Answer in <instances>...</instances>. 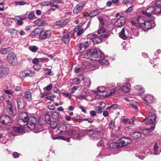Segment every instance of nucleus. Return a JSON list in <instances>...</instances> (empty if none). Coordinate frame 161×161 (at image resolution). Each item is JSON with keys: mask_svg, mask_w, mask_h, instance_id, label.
Listing matches in <instances>:
<instances>
[{"mask_svg": "<svg viewBox=\"0 0 161 161\" xmlns=\"http://www.w3.org/2000/svg\"><path fill=\"white\" fill-rule=\"evenodd\" d=\"M85 56V57L87 56L91 57L90 59L89 58H87L89 59L90 60L93 61V62L91 63V64L93 66L95 69L98 68L100 64L103 66H105L108 65L109 64L107 60L104 58V55L100 49L89 50ZM89 63L91 64L90 62Z\"/></svg>", "mask_w": 161, "mask_h": 161, "instance_id": "obj_1", "label": "nucleus"}, {"mask_svg": "<svg viewBox=\"0 0 161 161\" xmlns=\"http://www.w3.org/2000/svg\"><path fill=\"white\" fill-rule=\"evenodd\" d=\"M137 21L138 22L139 27H141L145 31H147L151 29V27L155 26L154 24L153 25V21L150 20H146L145 17L142 16L138 17Z\"/></svg>", "mask_w": 161, "mask_h": 161, "instance_id": "obj_2", "label": "nucleus"}, {"mask_svg": "<svg viewBox=\"0 0 161 161\" xmlns=\"http://www.w3.org/2000/svg\"><path fill=\"white\" fill-rule=\"evenodd\" d=\"M19 119H24L29 121V123L27 126L30 129L32 130L35 128L36 123V119L35 117H31L29 118L26 113L22 112L19 114Z\"/></svg>", "mask_w": 161, "mask_h": 161, "instance_id": "obj_3", "label": "nucleus"}, {"mask_svg": "<svg viewBox=\"0 0 161 161\" xmlns=\"http://www.w3.org/2000/svg\"><path fill=\"white\" fill-rule=\"evenodd\" d=\"M131 142L130 140L125 138H122L116 143H113L111 144L112 146L115 145L117 147H121L126 146Z\"/></svg>", "mask_w": 161, "mask_h": 161, "instance_id": "obj_4", "label": "nucleus"}, {"mask_svg": "<svg viewBox=\"0 0 161 161\" xmlns=\"http://www.w3.org/2000/svg\"><path fill=\"white\" fill-rule=\"evenodd\" d=\"M83 66L82 67L78 66L75 68V73H78L84 70L86 68V66L90 65L89 63L90 60L87 58H85L82 60Z\"/></svg>", "mask_w": 161, "mask_h": 161, "instance_id": "obj_5", "label": "nucleus"}, {"mask_svg": "<svg viewBox=\"0 0 161 161\" xmlns=\"http://www.w3.org/2000/svg\"><path fill=\"white\" fill-rule=\"evenodd\" d=\"M68 132L69 135L72 136V137L77 139H80V137L82 136L80 135V132L77 128L70 127Z\"/></svg>", "mask_w": 161, "mask_h": 161, "instance_id": "obj_6", "label": "nucleus"}, {"mask_svg": "<svg viewBox=\"0 0 161 161\" xmlns=\"http://www.w3.org/2000/svg\"><path fill=\"white\" fill-rule=\"evenodd\" d=\"M161 11V9L159 8H156L154 7L150 6L146 10L145 14L147 16L150 17L152 14H159Z\"/></svg>", "mask_w": 161, "mask_h": 161, "instance_id": "obj_7", "label": "nucleus"}, {"mask_svg": "<svg viewBox=\"0 0 161 161\" xmlns=\"http://www.w3.org/2000/svg\"><path fill=\"white\" fill-rule=\"evenodd\" d=\"M143 103L148 106L155 101L154 97L151 94L146 95L142 98Z\"/></svg>", "mask_w": 161, "mask_h": 161, "instance_id": "obj_8", "label": "nucleus"}, {"mask_svg": "<svg viewBox=\"0 0 161 161\" xmlns=\"http://www.w3.org/2000/svg\"><path fill=\"white\" fill-rule=\"evenodd\" d=\"M12 122V120L7 115H2L0 116V123L3 125H7Z\"/></svg>", "mask_w": 161, "mask_h": 161, "instance_id": "obj_9", "label": "nucleus"}, {"mask_svg": "<svg viewBox=\"0 0 161 161\" xmlns=\"http://www.w3.org/2000/svg\"><path fill=\"white\" fill-rule=\"evenodd\" d=\"M86 132L87 134H88L90 136H92L94 140H99L101 138L99 131L89 129L86 130Z\"/></svg>", "mask_w": 161, "mask_h": 161, "instance_id": "obj_10", "label": "nucleus"}, {"mask_svg": "<svg viewBox=\"0 0 161 161\" xmlns=\"http://www.w3.org/2000/svg\"><path fill=\"white\" fill-rule=\"evenodd\" d=\"M7 60L13 65H15L17 63V59L15 54L12 53H9L7 57Z\"/></svg>", "mask_w": 161, "mask_h": 161, "instance_id": "obj_11", "label": "nucleus"}, {"mask_svg": "<svg viewBox=\"0 0 161 161\" xmlns=\"http://www.w3.org/2000/svg\"><path fill=\"white\" fill-rule=\"evenodd\" d=\"M156 118L155 114L153 115H148V117L141 121L142 122H145L147 124H151L155 122Z\"/></svg>", "mask_w": 161, "mask_h": 161, "instance_id": "obj_12", "label": "nucleus"}, {"mask_svg": "<svg viewBox=\"0 0 161 161\" xmlns=\"http://www.w3.org/2000/svg\"><path fill=\"white\" fill-rule=\"evenodd\" d=\"M20 74L23 77H28L33 76L35 75V73L33 71L27 69L21 72Z\"/></svg>", "mask_w": 161, "mask_h": 161, "instance_id": "obj_13", "label": "nucleus"}, {"mask_svg": "<svg viewBox=\"0 0 161 161\" xmlns=\"http://www.w3.org/2000/svg\"><path fill=\"white\" fill-rule=\"evenodd\" d=\"M131 89V86L130 83H125L123 84L121 87L119 88V90L122 91L124 92H128Z\"/></svg>", "mask_w": 161, "mask_h": 161, "instance_id": "obj_14", "label": "nucleus"}, {"mask_svg": "<svg viewBox=\"0 0 161 161\" xmlns=\"http://www.w3.org/2000/svg\"><path fill=\"white\" fill-rule=\"evenodd\" d=\"M51 33V31L49 30H47L45 31H42V32L40 34L39 38L41 40L45 39L47 37L50 36Z\"/></svg>", "mask_w": 161, "mask_h": 161, "instance_id": "obj_15", "label": "nucleus"}, {"mask_svg": "<svg viewBox=\"0 0 161 161\" xmlns=\"http://www.w3.org/2000/svg\"><path fill=\"white\" fill-rule=\"evenodd\" d=\"M8 69L7 67H0V78L3 79L6 76L8 73Z\"/></svg>", "mask_w": 161, "mask_h": 161, "instance_id": "obj_16", "label": "nucleus"}, {"mask_svg": "<svg viewBox=\"0 0 161 161\" xmlns=\"http://www.w3.org/2000/svg\"><path fill=\"white\" fill-rule=\"evenodd\" d=\"M125 21V17L123 16H121L115 22V25L118 27H121L123 25Z\"/></svg>", "mask_w": 161, "mask_h": 161, "instance_id": "obj_17", "label": "nucleus"}, {"mask_svg": "<svg viewBox=\"0 0 161 161\" xmlns=\"http://www.w3.org/2000/svg\"><path fill=\"white\" fill-rule=\"evenodd\" d=\"M85 4V3L84 1H82L79 3L74 9V13L75 14L78 13Z\"/></svg>", "mask_w": 161, "mask_h": 161, "instance_id": "obj_18", "label": "nucleus"}, {"mask_svg": "<svg viewBox=\"0 0 161 161\" xmlns=\"http://www.w3.org/2000/svg\"><path fill=\"white\" fill-rule=\"evenodd\" d=\"M92 38L91 40L94 43L98 44L101 43L102 41V39L96 34H92Z\"/></svg>", "mask_w": 161, "mask_h": 161, "instance_id": "obj_19", "label": "nucleus"}, {"mask_svg": "<svg viewBox=\"0 0 161 161\" xmlns=\"http://www.w3.org/2000/svg\"><path fill=\"white\" fill-rule=\"evenodd\" d=\"M152 125L153 126L147 128L143 130L142 131V133L145 136L148 135L154 129L155 124L153 123Z\"/></svg>", "mask_w": 161, "mask_h": 161, "instance_id": "obj_20", "label": "nucleus"}, {"mask_svg": "<svg viewBox=\"0 0 161 161\" xmlns=\"http://www.w3.org/2000/svg\"><path fill=\"white\" fill-rule=\"evenodd\" d=\"M134 88L137 91V94L139 95L144 92V89L140 85H137L135 86Z\"/></svg>", "mask_w": 161, "mask_h": 161, "instance_id": "obj_21", "label": "nucleus"}, {"mask_svg": "<svg viewBox=\"0 0 161 161\" xmlns=\"http://www.w3.org/2000/svg\"><path fill=\"white\" fill-rule=\"evenodd\" d=\"M71 36L69 34H67L63 36L62 38V41L65 44H68L70 38Z\"/></svg>", "mask_w": 161, "mask_h": 161, "instance_id": "obj_22", "label": "nucleus"}, {"mask_svg": "<svg viewBox=\"0 0 161 161\" xmlns=\"http://www.w3.org/2000/svg\"><path fill=\"white\" fill-rule=\"evenodd\" d=\"M105 90V88L103 86H100L97 87L96 89L92 91L94 93H97V97L98 96V95L100 94Z\"/></svg>", "mask_w": 161, "mask_h": 161, "instance_id": "obj_23", "label": "nucleus"}, {"mask_svg": "<svg viewBox=\"0 0 161 161\" xmlns=\"http://www.w3.org/2000/svg\"><path fill=\"white\" fill-rule=\"evenodd\" d=\"M67 128L66 125L62 124L59 125V126L58 128L57 131H59L58 133L60 134L61 133L63 132H64L66 131Z\"/></svg>", "mask_w": 161, "mask_h": 161, "instance_id": "obj_24", "label": "nucleus"}, {"mask_svg": "<svg viewBox=\"0 0 161 161\" xmlns=\"http://www.w3.org/2000/svg\"><path fill=\"white\" fill-rule=\"evenodd\" d=\"M42 31V30L41 28H37L35 29L33 31H32L30 34V35L33 36L36 35L41 34Z\"/></svg>", "mask_w": 161, "mask_h": 161, "instance_id": "obj_25", "label": "nucleus"}, {"mask_svg": "<svg viewBox=\"0 0 161 161\" xmlns=\"http://www.w3.org/2000/svg\"><path fill=\"white\" fill-rule=\"evenodd\" d=\"M147 110L146 111L147 113L148 114V115H153V114H155V110L153 108L151 107L147 106Z\"/></svg>", "mask_w": 161, "mask_h": 161, "instance_id": "obj_26", "label": "nucleus"}, {"mask_svg": "<svg viewBox=\"0 0 161 161\" xmlns=\"http://www.w3.org/2000/svg\"><path fill=\"white\" fill-rule=\"evenodd\" d=\"M89 45L88 42H83L79 44V48L80 50H82L83 49H85Z\"/></svg>", "mask_w": 161, "mask_h": 161, "instance_id": "obj_27", "label": "nucleus"}, {"mask_svg": "<svg viewBox=\"0 0 161 161\" xmlns=\"http://www.w3.org/2000/svg\"><path fill=\"white\" fill-rule=\"evenodd\" d=\"M110 96L109 92H107L106 90H104L100 94L98 95V96L96 97V98H98L100 97H106Z\"/></svg>", "mask_w": 161, "mask_h": 161, "instance_id": "obj_28", "label": "nucleus"}, {"mask_svg": "<svg viewBox=\"0 0 161 161\" xmlns=\"http://www.w3.org/2000/svg\"><path fill=\"white\" fill-rule=\"evenodd\" d=\"M152 4L156 7V8H159L161 9V0H156L152 3Z\"/></svg>", "mask_w": 161, "mask_h": 161, "instance_id": "obj_29", "label": "nucleus"}, {"mask_svg": "<svg viewBox=\"0 0 161 161\" xmlns=\"http://www.w3.org/2000/svg\"><path fill=\"white\" fill-rule=\"evenodd\" d=\"M7 111L10 115H14L15 114L14 110L12 106L7 108Z\"/></svg>", "mask_w": 161, "mask_h": 161, "instance_id": "obj_30", "label": "nucleus"}, {"mask_svg": "<svg viewBox=\"0 0 161 161\" xmlns=\"http://www.w3.org/2000/svg\"><path fill=\"white\" fill-rule=\"evenodd\" d=\"M13 130L14 131L19 133H22L24 131L23 129L19 127H14Z\"/></svg>", "mask_w": 161, "mask_h": 161, "instance_id": "obj_31", "label": "nucleus"}, {"mask_svg": "<svg viewBox=\"0 0 161 161\" xmlns=\"http://www.w3.org/2000/svg\"><path fill=\"white\" fill-rule=\"evenodd\" d=\"M28 122L26 120L19 119L17 121V123L20 125L25 126L27 124Z\"/></svg>", "mask_w": 161, "mask_h": 161, "instance_id": "obj_32", "label": "nucleus"}, {"mask_svg": "<svg viewBox=\"0 0 161 161\" xmlns=\"http://www.w3.org/2000/svg\"><path fill=\"white\" fill-rule=\"evenodd\" d=\"M81 77H82V78L81 80H83V81H85V85L86 87H89L91 84V81L90 79L88 77L86 78L85 80L84 77L82 76Z\"/></svg>", "mask_w": 161, "mask_h": 161, "instance_id": "obj_33", "label": "nucleus"}, {"mask_svg": "<svg viewBox=\"0 0 161 161\" xmlns=\"http://www.w3.org/2000/svg\"><path fill=\"white\" fill-rule=\"evenodd\" d=\"M24 96L25 97L28 101H31V93L29 91H26L24 93Z\"/></svg>", "mask_w": 161, "mask_h": 161, "instance_id": "obj_34", "label": "nucleus"}, {"mask_svg": "<svg viewBox=\"0 0 161 161\" xmlns=\"http://www.w3.org/2000/svg\"><path fill=\"white\" fill-rule=\"evenodd\" d=\"M44 21L41 19H38L36 20L34 22V23L38 26H43L44 25Z\"/></svg>", "mask_w": 161, "mask_h": 161, "instance_id": "obj_35", "label": "nucleus"}, {"mask_svg": "<svg viewBox=\"0 0 161 161\" xmlns=\"http://www.w3.org/2000/svg\"><path fill=\"white\" fill-rule=\"evenodd\" d=\"M119 35L120 37L123 39L125 40L126 39V37L125 36V29L123 28L121 31L119 32Z\"/></svg>", "mask_w": 161, "mask_h": 161, "instance_id": "obj_36", "label": "nucleus"}, {"mask_svg": "<svg viewBox=\"0 0 161 161\" xmlns=\"http://www.w3.org/2000/svg\"><path fill=\"white\" fill-rule=\"evenodd\" d=\"M132 135L134 139H139L141 136V133L138 132H133Z\"/></svg>", "mask_w": 161, "mask_h": 161, "instance_id": "obj_37", "label": "nucleus"}, {"mask_svg": "<svg viewBox=\"0 0 161 161\" xmlns=\"http://www.w3.org/2000/svg\"><path fill=\"white\" fill-rule=\"evenodd\" d=\"M10 48L7 47L2 48L0 50V53L2 54H5L10 51Z\"/></svg>", "mask_w": 161, "mask_h": 161, "instance_id": "obj_38", "label": "nucleus"}, {"mask_svg": "<svg viewBox=\"0 0 161 161\" xmlns=\"http://www.w3.org/2000/svg\"><path fill=\"white\" fill-rule=\"evenodd\" d=\"M159 147L157 143L154 144V146L153 148V150L154 152L153 154L155 155H158L159 153H158Z\"/></svg>", "mask_w": 161, "mask_h": 161, "instance_id": "obj_39", "label": "nucleus"}, {"mask_svg": "<svg viewBox=\"0 0 161 161\" xmlns=\"http://www.w3.org/2000/svg\"><path fill=\"white\" fill-rule=\"evenodd\" d=\"M100 13L98 10H95L89 14L90 17H93L96 16Z\"/></svg>", "mask_w": 161, "mask_h": 161, "instance_id": "obj_40", "label": "nucleus"}, {"mask_svg": "<svg viewBox=\"0 0 161 161\" xmlns=\"http://www.w3.org/2000/svg\"><path fill=\"white\" fill-rule=\"evenodd\" d=\"M94 109L97 113L99 114L102 113L103 110V108L99 106L95 107L94 108Z\"/></svg>", "mask_w": 161, "mask_h": 161, "instance_id": "obj_41", "label": "nucleus"}, {"mask_svg": "<svg viewBox=\"0 0 161 161\" xmlns=\"http://www.w3.org/2000/svg\"><path fill=\"white\" fill-rule=\"evenodd\" d=\"M65 24L66 22L63 19L57 21L56 22V25L58 26H62L63 25H65Z\"/></svg>", "mask_w": 161, "mask_h": 161, "instance_id": "obj_42", "label": "nucleus"}, {"mask_svg": "<svg viewBox=\"0 0 161 161\" xmlns=\"http://www.w3.org/2000/svg\"><path fill=\"white\" fill-rule=\"evenodd\" d=\"M8 32L12 35H15L17 32V30L14 28H9L8 30Z\"/></svg>", "mask_w": 161, "mask_h": 161, "instance_id": "obj_43", "label": "nucleus"}, {"mask_svg": "<svg viewBox=\"0 0 161 161\" xmlns=\"http://www.w3.org/2000/svg\"><path fill=\"white\" fill-rule=\"evenodd\" d=\"M29 49L33 52H36L38 49V48L35 46H32L29 47Z\"/></svg>", "mask_w": 161, "mask_h": 161, "instance_id": "obj_44", "label": "nucleus"}, {"mask_svg": "<svg viewBox=\"0 0 161 161\" xmlns=\"http://www.w3.org/2000/svg\"><path fill=\"white\" fill-rule=\"evenodd\" d=\"M110 87L111 89V91H110V92H109V94H110V96L115 93L116 91V89L115 86L114 87L112 86Z\"/></svg>", "mask_w": 161, "mask_h": 161, "instance_id": "obj_45", "label": "nucleus"}, {"mask_svg": "<svg viewBox=\"0 0 161 161\" xmlns=\"http://www.w3.org/2000/svg\"><path fill=\"white\" fill-rule=\"evenodd\" d=\"M125 36L126 37V39L127 38H130L131 37V34L130 31H129L128 30H126L125 31Z\"/></svg>", "mask_w": 161, "mask_h": 161, "instance_id": "obj_46", "label": "nucleus"}, {"mask_svg": "<svg viewBox=\"0 0 161 161\" xmlns=\"http://www.w3.org/2000/svg\"><path fill=\"white\" fill-rule=\"evenodd\" d=\"M118 108V106L117 104H113L111 105L109 107L107 108H106L107 110H109L111 108L113 109H115L117 108Z\"/></svg>", "mask_w": 161, "mask_h": 161, "instance_id": "obj_47", "label": "nucleus"}, {"mask_svg": "<svg viewBox=\"0 0 161 161\" xmlns=\"http://www.w3.org/2000/svg\"><path fill=\"white\" fill-rule=\"evenodd\" d=\"M45 74L47 75H50L51 74V70L50 69L45 68L44 69Z\"/></svg>", "mask_w": 161, "mask_h": 161, "instance_id": "obj_48", "label": "nucleus"}, {"mask_svg": "<svg viewBox=\"0 0 161 161\" xmlns=\"http://www.w3.org/2000/svg\"><path fill=\"white\" fill-rule=\"evenodd\" d=\"M57 125V123L56 122H52L50 123V126L53 129H55L56 128Z\"/></svg>", "mask_w": 161, "mask_h": 161, "instance_id": "obj_49", "label": "nucleus"}, {"mask_svg": "<svg viewBox=\"0 0 161 161\" xmlns=\"http://www.w3.org/2000/svg\"><path fill=\"white\" fill-rule=\"evenodd\" d=\"M18 107L19 108L22 109L24 108L23 104L20 101H17Z\"/></svg>", "mask_w": 161, "mask_h": 161, "instance_id": "obj_50", "label": "nucleus"}, {"mask_svg": "<svg viewBox=\"0 0 161 161\" xmlns=\"http://www.w3.org/2000/svg\"><path fill=\"white\" fill-rule=\"evenodd\" d=\"M16 5H19L20 6H22L25 5L26 4V3L24 1H17L15 3Z\"/></svg>", "mask_w": 161, "mask_h": 161, "instance_id": "obj_51", "label": "nucleus"}, {"mask_svg": "<svg viewBox=\"0 0 161 161\" xmlns=\"http://www.w3.org/2000/svg\"><path fill=\"white\" fill-rule=\"evenodd\" d=\"M105 31V29L103 27H101L98 31V33L100 34L102 33H103Z\"/></svg>", "mask_w": 161, "mask_h": 161, "instance_id": "obj_52", "label": "nucleus"}, {"mask_svg": "<svg viewBox=\"0 0 161 161\" xmlns=\"http://www.w3.org/2000/svg\"><path fill=\"white\" fill-rule=\"evenodd\" d=\"M4 92L6 94L9 95H12L13 93V91L12 90H6Z\"/></svg>", "mask_w": 161, "mask_h": 161, "instance_id": "obj_53", "label": "nucleus"}, {"mask_svg": "<svg viewBox=\"0 0 161 161\" xmlns=\"http://www.w3.org/2000/svg\"><path fill=\"white\" fill-rule=\"evenodd\" d=\"M73 80L74 84L76 85L79 84L80 81L79 78H75Z\"/></svg>", "mask_w": 161, "mask_h": 161, "instance_id": "obj_54", "label": "nucleus"}, {"mask_svg": "<svg viewBox=\"0 0 161 161\" xmlns=\"http://www.w3.org/2000/svg\"><path fill=\"white\" fill-rule=\"evenodd\" d=\"M128 119H125L124 117H122L121 118V120L122 122L124 124H126L128 122Z\"/></svg>", "mask_w": 161, "mask_h": 161, "instance_id": "obj_55", "label": "nucleus"}, {"mask_svg": "<svg viewBox=\"0 0 161 161\" xmlns=\"http://www.w3.org/2000/svg\"><path fill=\"white\" fill-rule=\"evenodd\" d=\"M6 102L7 104V108L13 106L12 104L11 103V102L9 100H7L6 101Z\"/></svg>", "mask_w": 161, "mask_h": 161, "instance_id": "obj_56", "label": "nucleus"}, {"mask_svg": "<svg viewBox=\"0 0 161 161\" xmlns=\"http://www.w3.org/2000/svg\"><path fill=\"white\" fill-rule=\"evenodd\" d=\"M84 31L83 29H81L79 30L77 33V36H80L84 32Z\"/></svg>", "mask_w": 161, "mask_h": 161, "instance_id": "obj_57", "label": "nucleus"}, {"mask_svg": "<svg viewBox=\"0 0 161 161\" xmlns=\"http://www.w3.org/2000/svg\"><path fill=\"white\" fill-rule=\"evenodd\" d=\"M78 88V86H74L73 87L71 90V92L72 93H73L75 92V91Z\"/></svg>", "mask_w": 161, "mask_h": 161, "instance_id": "obj_58", "label": "nucleus"}, {"mask_svg": "<svg viewBox=\"0 0 161 161\" xmlns=\"http://www.w3.org/2000/svg\"><path fill=\"white\" fill-rule=\"evenodd\" d=\"M42 62H47L49 61L48 58H41L39 59Z\"/></svg>", "mask_w": 161, "mask_h": 161, "instance_id": "obj_59", "label": "nucleus"}, {"mask_svg": "<svg viewBox=\"0 0 161 161\" xmlns=\"http://www.w3.org/2000/svg\"><path fill=\"white\" fill-rule=\"evenodd\" d=\"M52 88V86L51 85H49L44 87V89L47 91H49Z\"/></svg>", "mask_w": 161, "mask_h": 161, "instance_id": "obj_60", "label": "nucleus"}, {"mask_svg": "<svg viewBox=\"0 0 161 161\" xmlns=\"http://www.w3.org/2000/svg\"><path fill=\"white\" fill-rule=\"evenodd\" d=\"M51 4L50 2H44L42 3V6H48Z\"/></svg>", "mask_w": 161, "mask_h": 161, "instance_id": "obj_61", "label": "nucleus"}, {"mask_svg": "<svg viewBox=\"0 0 161 161\" xmlns=\"http://www.w3.org/2000/svg\"><path fill=\"white\" fill-rule=\"evenodd\" d=\"M47 108L50 110H54L55 108V107L53 104L48 106Z\"/></svg>", "mask_w": 161, "mask_h": 161, "instance_id": "obj_62", "label": "nucleus"}, {"mask_svg": "<svg viewBox=\"0 0 161 161\" xmlns=\"http://www.w3.org/2000/svg\"><path fill=\"white\" fill-rule=\"evenodd\" d=\"M55 97V96L52 95L47 97L46 98L48 100L53 101V98H54Z\"/></svg>", "mask_w": 161, "mask_h": 161, "instance_id": "obj_63", "label": "nucleus"}, {"mask_svg": "<svg viewBox=\"0 0 161 161\" xmlns=\"http://www.w3.org/2000/svg\"><path fill=\"white\" fill-rule=\"evenodd\" d=\"M32 62L34 64H38L39 63V60H38V59L35 58L34 59H33L32 60Z\"/></svg>", "mask_w": 161, "mask_h": 161, "instance_id": "obj_64", "label": "nucleus"}]
</instances>
